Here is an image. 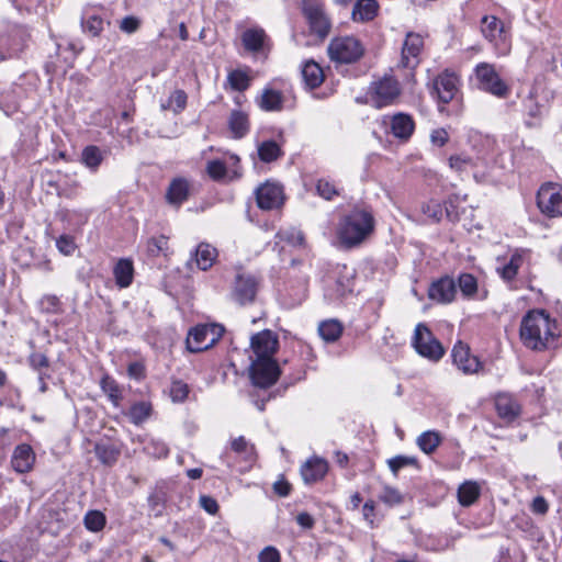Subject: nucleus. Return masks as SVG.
I'll return each instance as SVG.
<instances>
[{"label": "nucleus", "mask_w": 562, "mask_h": 562, "mask_svg": "<svg viewBox=\"0 0 562 562\" xmlns=\"http://www.w3.org/2000/svg\"><path fill=\"white\" fill-rule=\"evenodd\" d=\"M557 323L543 310L529 311L520 323V339L532 350H544L555 337Z\"/></svg>", "instance_id": "nucleus-1"}, {"label": "nucleus", "mask_w": 562, "mask_h": 562, "mask_svg": "<svg viewBox=\"0 0 562 562\" xmlns=\"http://www.w3.org/2000/svg\"><path fill=\"white\" fill-rule=\"evenodd\" d=\"M374 229V217L364 209H353L345 215L338 226L337 236L346 248L362 244Z\"/></svg>", "instance_id": "nucleus-2"}, {"label": "nucleus", "mask_w": 562, "mask_h": 562, "mask_svg": "<svg viewBox=\"0 0 562 562\" xmlns=\"http://www.w3.org/2000/svg\"><path fill=\"white\" fill-rule=\"evenodd\" d=\"M402 93L398 80L393 75H384L371 82L368 95L373 106L381 109L394 104Z\"/></svg>", "instance_id": "nucleus-3"}, {"label": "nucleus", "mask_w": 562, "mask_h": 562, "mask_svg": "<svg viewBox=\"0 0 562 562\" xmlns=\"http://www.w3.org/2000/svg\"><path fill=\"white\" fill-rule=\"evenodd\" d=\"M327 52L330 60L335 63L352 64L362 57L364 47L353 36H339L330 41Z\"/></svg>", "instance_id": "nucleus-4"}, {"label": "nucleus", "mask_w": 562, "mask_h": 562, "mask_svg": "<svg viewBox=\"0 0 562 562\" xmlns=\"http://www.w3.org/2000/svg\"><path fill=\"white\" fill-rule=\"evenodd\" d=\"M412 345L416 352L430 361H439L445 355V348L434 336L430 329L423 323L415 327Z\"/></svg>", "instance_id": "nucleus-5"}, {"label": "nucleus", "mask_w": 562, "mask_h": 562, "mask_svg": "<svg viewBox=\"0 0 562 562\" xmlns=\"http://www.w3.org/2000/svg\"><path fill=\"white\" fill-rule=\"evenodd\" d=\"M224 327L218 324L198 325L187 337V348L190 352H201L213 347L223 336Z\"/></svg>", "instance_id": "nucleus-6"}, {"label": "nucleus", "mask_w": 562, "mask_h": 562, "mask_svg": "<svg viewBox=\"0 0 562 562\" xmlns=\"http://www.w3.org/2000/svg\"><path fill=\"white\" fill-rule=\"evenodd\" d=\"M475 77L481 90L498 98H505L509 93L508 86L501 79L494 65L481 63L475 67Z\"/></svg>", "instance_id": "nucleus-7"}, {"label": "nucleus", "mask_w": 562, "mask_h": 562, "mask_svg": "<svg viewBox=\"0 0 562 562\" xmlns=\"http://www.w3.org/2000/svg\"><path fill=\"white\" fill-rule=\"evenodd\" d=\"M302 5L311 32L319 38H325L330 31V21L325 13L324 4L319 0H303Z\"/></svg>", "instance_id": "nucleus-8"}, {"label": "nucleus", "mask_w": 562, "mask_h": 562, "mask_svg": "<svg viewBox=\"0 0 562 562\" xmlns=\"http://www.w3.org/2000/svg\"><path fill=\"white\" fill-rule=\"evenodd\" d=\"M537 205L548 217L562 216V188L553 183L542 184L537 193Z\"/></svg>", "instance_id": "nucleus-9"}, {"label": "nucleus", "mask_w": 562, "mask_h": 562, "mask_svg": "<svg viewBox=\"0 0 562 562\" xmlns=\"http://www.w3.org/2000/svg\"><path fill=\"white\" fill-rule=\"evenodd\" d=\"M280 373V367L274 359H255L250 366L252 383L262 389L273 385L278 381Z\"/></svg>", "instance_id": "nucleus-10"}, {"label": "nucleus", "mask_w": 562, "mask_h": 562, "mask_svg": "<svg viewBox=\"0 0 562 562\" xmlns=\"http://www.w3.org/2000/svg\"><path fill=\"white\" fill-rule=\"evenodd\" d=\"M424 48V37L419 33L408 32L402 45L398 68L413 72L420 63V54Z\"/></svg>", "instance_id": "nucleus-11"}, {"label": "nucleus", "mask_w": 562, "mask_h": 562, "mask_svg": "<svg viewBox=\"0 0 562 562\" xmlns=\"http://www.w3.org/2000/svg\"><path fill=\"white\" fill-rule=\"evenodd\" d=\"M453 364L467 375L477 374L483 370V363L473 356L468 345L458 341L451 351Z\"/></svg>", "instance_id": "nucleus-12"}, {"label": "nucleus", "mask_w": 562, "mask_h": 562, "mask_svg": "<svg viewBox=\"0 0 562 562\" xmlns=\"http://www.w3.org/2000/svg\"><path fill=\"white\" fill-rule=\"evenodd\" d=\"M459 78L454 72L445 70L432 81L431 94L436 95L438 101L447 104L453 100L459 88Z\"/></svg>", "instance_id": "nucleus-13"}, {"label": "nucleus", "mask_w": 562, "mask_h": 562, "mask_svg": "<svg viewBox=\"0 0 562 562\" xmlns=\"http://www.w3.org/2000/svg\"><path fill=\"white\" fill-rule=\"evenodd\" d=\"M255 194L257 205L261 210L269 211L283 204V190L278 183L267 181L256 189Z\"/></svg>", "instance_id": "nucleus-14"}, {"label": "nucleus", "mask_w": 562, "mask_h": 562, "mask_svg": "<svg viewBox=\"0 0 562 562\" xmlns=\"http://www.w3.org/2000/svg\"><path fill=\"white\" fill-rule=\"evenodd\" d=\"M258 289L257 279L247 273H237L233 286L232 297L240 305L254 302Z\"/></svg>", "instance_id": "nucleus-15"}, {"label": "nucleus", "mask_w": 562, "mask_h": 562, "mask_svg": "<svg viewBox=\"0 0 562 562\" xmlns=\"http://www.w3.org/2000/svg\"><path fill=\"white\" fill-rule=\"evenodd\" d=\"M482 33L484 37L494 43L495 46H503L505 53L508 49V35L504 23L494 15H485L482 18Z\"/></svg>", "instance_id": "nucleus-16"}, {"label": "nucleus", "mask_w": 562, "mask_h": 562, "mask_svg": "<svg viewBox=\"0 0 562 562\" xmlns=\"http://www.w3.org/2000/svg\"><path fill=\"white\" fill-rule=\"evenodd\" d=\"M250 345L256 359H273L279 347V339L271 330L265 329L251 337Z\"/></svg>", "instance_id": "nucleus-17"}, {"label": "nucleus", "mask_w": 562, "mask_h": 562, "mask_svg": "<svg viewBox=\"0 0 562 562\" xmlns=\"http://www.w3.org/2000/svg\"><path fill=\"white\" fill-rule=\"evenodd\" d=\"M457 294V283L448 276L440 278L431 283L428 290L430 300L438 303H451Z\"/></svg>", "instance_id": "nucleus-18"}, {"label": "nucleus", "mask_w": 562, "mask_h": 562, "mask_svg": "<svg viewBox=\"0 0 562 562\" xmlns=\"http://www.w3.org/2000/svg\"><path fill=\"white\" fill-rule=\"evenodd\" d=\"M35 459L36 456L32 447L27 443H21L13 450L11 465L18 473H27L33 469Z\"/></svg>", "instance_id": "nucleus-19"}, {"label": "nucleus", "mask_w": 562, "mask_h": 562, "mask_svg": "<svg viewBox=\"0 0 562 562\" xmlns=\"http://www.w3.org/2000/svg\"><path fill=\"white\" fill-rule=\"evenodd\" d=\"M415 131V122L412 115L398 112L390 119V132L403 142H407Z\"/></svg>", "instance_id": "nucleus-20"}, {"label": "nucleus", "mask_w": 562, "mask_h": 562, "mask_svg": "<svg viewBox=\"0 0 562 562\" xmlns=\"http://www.w3.org/2000/svg\"><path fill=\"white\" fill-rule=\"evenodd\" d=\"M328 471V463L326 460L314 457L308 459L301 467V475L305 483L311 484L322 480Z\"/></svg>", "instance_id": "nucleus-21"}, {"label": "nucleus", "mask_w": 562, "mask_h": 562, "mask_svg": "<svg viewBox=\"0 0 562 562\" xmlns=\"http://www.w3.org/2000/svg\"><path fill=\"white\" fill-rule=\"evenodd\" d=\"M22 49V33L20 31L0 35V61L15 57Z\"/></svg>", "instance_id": "nucleus-22"}, {"label": "nucleus", "mask_w": 562, "mask_h": 562, "mask_svg": "<svg viewBox=\"0 0 562 562\" xmlns=\"http://www.w3.org/2000/svg\"><path fill=\"white\" fill-rule=\"evenodd\" d=\"M190 186L188 180L184 178H175L167 191H166V200L169 204L175 206H180L184 201L189 198Z\"/></svg>", "instance_id": "nucleus-23"}, {"label": "nucleus", "mask_w": 562, "mask_h": 562, "mask_svg": "<svg viewBox=\"0 0 562 562\" xmlns=\"http://www.w3.org/2000/svg\"><path fill=\"white\" fill-rule=\"evenodd\" d=\"M495 407L499 417L514 420L520 414L519 403L509 394L502 393L495 398Z\"/></svg>", "instance_id": "nucleus-24"}, {"label": "nucleus", "mask_w": 562, "mask_h": 562, "mask_svg": "<svg viewBox=\"0 0 562 562\" xmlns=\"http://www.w3.org/2000/svg\"><path fill=\"white\" fill-rule=\"evenodd\" d=\"M216 257L217 250L215 247L207 243H201L192 254L191 261H194L200 270L206 271L213 266Z\"/></svg>", "instance_id": "nucleus-25"}, {"label": "nucleus", "mask_w": 562, "mask_h": 562, "mask_svg": "<svg viewBox=\"0 0 562 562\" xmlns=\"http://www.w3.org/2000/svg\"><path fill=\"white\" fill-rule=\"evenodd\" d=\"M379 11V3L375 0H357L353 4L351 18L355 22L372 21Z\"/></svg>", "instance_id": "nucleus-26"}, {"label": "nucleus", "mask_w": 562, "mask_h": 562, "mask_svg": "<svg viewBox=\"0 0 562 562\" xmlns=\"http://www.w3.org/2000/svg\"><path fill=\"white\" fill-rule=\"evenodd\" d=\"M302 78L306 87L315 89L324 81V72L321 66L314 60H307L302 67Z\"/></svg>", "instance_id": "nucleus-27"}, {"label": "nucleus", "mask_w": 562, "mask_h": 562, "mask_svg": "<svg viewBox=\"0 0 562 562\" xmlns=\"http://www.w3.org/2000/svg\"><path fill=\"white\" fill-rule=\"evenodd\" d=\"M228 127L235 138H243L249 131L248 115L239 110L232 111Z\"/></svg>", "instance_id": "nucleus-28"}, {"label": "nucleus", "mask_w": 562, "mask_h": 562, "mask_svg": "<svg viewBox=\"0 0 562 562\" xmlns=\"http://www.w3.org/2000/svg\"><path fill=\"white\" fill-rule=\"evenodd\" d=\"M113 273L120 288L130 286L134 277L133 262L128 259H120L113 269Z\"/></svg>", "instance_id": "nucleus-29"}, {"label": "nucleus", "mask_w": 562, "mask_h": 562, "mask_svg": "<svg viewBox=\"0 0 562 562\" xmlns=\"http://www.w3.org/2000/svg\"><path fill=\"white\" fill-rule=\"evenodd\" d=\"M481 486L475 481H465L458 488V501L467 507L471 506L480 496Z\"/></svg>", "instance_id": "nucleus-30"}, {"label": "nucleus", "mask_w": 562, "mask_h": 562, "mask_svg": "<svg viewBox=\"0 0 562 562\" xmlns=\"http://www.w3.org/2000/svg\"><path fill=\"white\" fill-rule=\"evenodd\" d=\"M450 206H452L451 203H446L443 206L439 201L430 200L422 205V212L432 222L438 223L443 216V211L449 218H452Z\"/></svg>", "instance_id": "nucleus-31"}, {"label": "nucleus", "mask_w": 562, "mask_h": 562, "mask_svg": "<svg viewBox=\"0 0 562 562\" xmlns=\"http://www.w3.org/2000/svg\"><path fill=\"white\" fill-rule=\"evenodd\" d=\"M266 33L262 29H248L241 35L245 48L249 52H259L265 43Z\"/></svg>", "instance_id": "nucleus-32"}, {"label": "nucleus", "mask_w": 562, "mask_h": 562, "mask_svg": "<svg viewBox=\"0 0 562 562\" xmlns=\"http://www.w3.org/2000/svg\"><path fill=\"white\" fill-rule=\"evenodd\" d=\"M318 334L326 342H335L342 334V325L336 319H327L318 325Z\"/></svg>", "instance_id": "nucleus-33"}, {"label": "nucleus", "mask_w": 562, "mask_h": 562, "mask_svg": "<svg viewBox=\"0 0 562 562\" xmlns=\"http://www.w3.org/2000/svg\"><path fill=\"white\" fill-rule=\"evenodd\" d=\"M100 387L111 403L117 407L123 398L122 390L117 382L112 376L105 374L100 381Z\"/></svg>", "instance_id": "nucleus-34"}, {"label": "nucleus", "mask_w": 562, "mask_h": 562, "mask_svg": "<svg viewBox=\"0 0 562 562\" xmlns=\"http://www.w3.org/2000/svg\"><path fill=\"white\" fill-rule=\"evenodd\" d=\"M81 29L85 34L95 37L104 30V21L98 14H85L81 18Z\"/></svg>", "instance_id": "nucleus-35"}, {"label": "nucleus", "mask_w": 562, "mask_h": 562, "mask_svg": "<svg viewBox=\"0 0 562 562\" xmlns=\"http://www.w3.org/2000/svg\"><path fill=\"white\" fill-rule=\"evenodd\" d=\"M153 407L148 402H137L133 404L127 413L132 424L138 426L149 418Z\"/></svg>", "instance_id": "nucleus-36"}, {"label": "nucleus", "mask_w": 562, "mask_h": 562, "mask_svg": "<svg viewBox=\"0 0 562 562\" xmlns=\"http://www.w3.org/2000/svg\"><path fill=\"white\" fill-rule=\"evenodd\" d=\"M282 95L279 91L266 89L260 99L259 106L265 111H279L282 108Z\"/></svg>", "instance_id": "nucleus-37"}, {"label": "nucleus", "mask_w": 562, "mask_h": 562, "mask_svg": "<svg viewBox=\"0 0 562 562\" xmlns=\"http://www.w3.org/2000/svg\"><path fill=\"white\" fill-rule=\"evenodd\" d=\"M441 442L439 432L428 430L423 432L417 438V445L426 454L432 453Z\"/></svg>", "instance_id": "nucleus-38"}, {"label": "nucleus", "mask_w": 562, "mask_h": 562, "mask_svg": "<svg viewBox=\"0 0 562 562\" xmlns=\"http://www.w3.org/2000/svg\"><path fill=\"white\" fill-rule=\"evenodd\" d=\"M281 155L282 150L274 140H266L258 146V156L263 162L274 161Z\"/></svg>", "instance_id": "nucleus-39"}, {"label": "nucleus", "mask_w": 562, "mask_h": 562, "mask_svg": "<svg viewBox=\"0 0 562 562\" xmlns=\"http://www.w3.org/2000/svg\"><path fill=\"white\" fill-rule=\"evenodd\" d=\"M522 256L518 252H515L505 266L498 268V272L502 279H504L507 282L513 281L516 278L518 270L522 265Z\"/></svg>", "instance_id": "nucleus-40"}, {"label": "nucleus", "mask_w": 562, "mask_h": 562, "mask_svg": "<svg viewBox=\"0 0 562 562\" xmlns=\"http://www.w3.org/2000/svg\"><path fill=\"white\" fill-rule=\"evenodd\" d=\"M458 285L467 299H473L479 288L476 278L471 273H461L458 278Z\"/></svg>", "instance_id": "nucleus-41"}, {"label": "nucleus", "mask_w": 562, "mask_h": 562, "mask_svg": "<svg viewBox=\"0 0 562 562\" xmlns=\"http://www.w3.org/2000/svg\"><path fill=\"white\" fill-rule=\"evenodd\" d=\"M231 447L235 453L241 456L246 461H252L255 459V448L244 436L233 439Z\"/></svg>", "instance_id": "nucleus-42"}, {"label": "nucleus", "mask_w": 562, "mask_h": 562, "mask_svg": "<svg viewBox=\"0 0 562 562\" xmlns=\"http://www.w3.org/2000/svg\"><path fill=\"white\" fill-rule=\"evenodd\" d=\"M187 105V93L183 90L173 91L168 98L166 103H161V110H171L179 113L184 110Z\"/></svg>", "instance_id": "nucleus-43"}, {"label": "nucleus", "mask_w": 562, "mask_h": 562, "mask_svg": "<svg viewBox=\"0 0 562 562\" xmlns=\"http://www.w3.org/2000/svg\"><path fill=\"white\" fill-rule=\"evenodd\" d=\"M97 458L105 465H111L116 462L120 454L119 450L110 445L98 443L94 447Z\"/></svg>", "instance_id": "nucleus-44"}, {"label": "nucleus", "mask_w": 562, "mask_h": 562, "mask_svg": "<svg viewBox=\"0 0 562 562\" xmlns=\"http://www.w3.org/2000/svg\"><path fill=\"white\" fill-rule=\"evenodd\" d=\"M227 82L235 91H245L249 87V76L239 69L233 70L227 76Z\"/></svg>", "instance_id": "nucleus-45"}, {"label": "nucleus", "mask_w": 562, "mask_h": 562, "mask_svg": "<svg viewBox=\"0 0 562 562\" xmlns=\"http://www.w3.org/2000/svg\"><path fill=\"white\" fill-rule=\"evenodd\" d=\"M83 522L88 530L98 532L105 525V516L99 510H89L85 516Z\"/></svg>", "instance_id": "nucleus-46"}, {"label": "nucleus", "mask_w": 562, "mask_h": 562, "mask_svg": "<svg viewBox=\"0 0 562 562\" xmlns=\"http://www.w3.org/2000/svg\"><path fill=\"white\" fill-rule=\"evenodd\" d=\"M103 159L102 153L97 146H87L82 150V161L91 169H95L100 166Z\"/></svg>", "instance_id": "nucleus-47"}, {"label": "nucleus", "mask_w": 562, "mask_h": 562, "mask_svg": "<svg viewBox=\"0 0 562 562\" xmlns=\"http://www.w3.org/2000/svg\"><path fill=\"white\" fill-rule=\"evenodd\" d=\"M316 192L321 198L327 201H331L335 196L339 195V191L336 186L326 178L317 180Z\"/></svg>", "instance_id": "nucleus-48"}, {"label": "nucleus", "mask_w": 562, "mask_h": 562, "mask_svg": "<svg viewBox=\"0 0 562 562\" xmlns=\"http://www.w3.org/2000/svg\"><path fill=\"white\" fill-rule=\"evenodd\" d=\"M190 393L189 385L182 380H175L170 386V397L172 402L182 403L188 398Z\"/></svg>", "instance_id": "nucleus-49"}, {"label": "nucleus", "mask_w": 562, "mask_h": 562, "mask_svg": "<svg viewBox=\"0 0 562 562\" xmlns=\"http://www.w3.org/2000/svg\"><path fill=\"white\" fill-rule=\"evenodd\" d=\"M390 470L394 475H397L398 471L408 465H417V459L408 456H396L387 460Z\"/></svg>", "instance_id": "nucleus-50"}, {"label": "nucleus", "mask_w": 562, "mask_h": 562, "mask_svg": "<svg viewBox=\"0 0 562 562\" xmlns=\"http://www.w3.org/2000/svg\"><path fill=\"white\" fill-rule=\"evenodd\" d=\"M379 498L389 506L398 505L403 502V495L400 491L391 486H384Z\"/></svg>", "instance_id": "nucleus-51"}, {"label": "nucleus", "mask_w": 562, "mask_h": 562, "mask_svg": "<svg viewBox=\"0 0 562 562\" xmlns=\"http://www.w3.org/2000/svg\"><path fill=\"white\" fill-rule=\"evenodd\" d=\"M147 249L151 256H158L160 252L168 249V238L164 235L150 238L147 244Z\"/></svg>", "instance_id": "nucleus-52"}, {"label": "nucleus", "mask_w": 562, "mask_h": 562, "mask_svg": "<svg viewBox=\"0 0 562 562\" xmlns=\"http://www.w3.org/2000/svg\"><path fill=\"white\" fill-rule=\"evenodd\" d=\"M449 166L456 171H463L468 167L473 166V160L465 155H453L449 158Z\"/></svg>", "instance_id": "nucleus-53"}, {"label": "nucleus", "mask_w": 562, "mask_h": 562, "mask_svg": "<svg viewBox=\"0 0 562 562\" xmlns=\"http://www.w3.org/2000/svg\"><path fill=\"white\" fill-rule=\"evenodd\" d=\"M206 170L213 180H221L226 176V166L221 160L209 161Z\"/></svg>", "instance_id": "nucleus-54"}, {"label": "nucleus", "mask_w": 562, "mask_h": 562, "mask_svg": "<svg viewBox=\"0 0 562 562\" xmlns=\"http://www.w3.org/2000/svg\"><path fill=\"white\" fill-rule=\"evenodd\" d=\"M258 562H281V554L276 547L267 546L259 552Z\"/></svg>", "instance_id": "nucleus-55"}, {"label": "nucleus", "mask_w": 562, "mask_h": 562, "mask_svg": "<svg viewBox=\"0 0 562 562\" xmlns=\"http://www.w3.org/2000/svg\"><path fill=\"white\" fill-rule=\"evenodd\" d=\"M120 30L126 34H133L140 27V20L134 15H127L120 22Z\"/></svg>", "instance_id": "nucleus-56"}, {"label": "nucleus", "mask_w": 562, "mask_h": 562, "mask_svg": "<svg viewBox=\"0 0 562 562\" xmlns=\"http://www.w3.org/2000/svg\"><path fill=\"white\" fill-rule=\"evenodd\" d=\"M525 109L530 117H540L543 113V106L538 104L531 95L526 99Z\"/></svg>", "instance_id": "nucleus-57"}, {"label": "nucleus", "mask_w": 562, "mask_h": 562, "mask_svg": "<svg viewBox=\"0 0 562 562\" xmlns=\"http://www.w3.org/2000/svg\"><path fill=\"white\" fill-rule=\"evenodd\" d=\"M30 366L40 371L42 368H48L49 361L48 358L44 353L34 352L29 358Z\"/></svg>", "instance_id": "nucleus-58"}, {"label": "nucleus", "mask_w": 562, "mask_h": 562, "mask_svg": "<svg viewBox=\"0 0 562 562\" xmlns=\"http://www.w3.org/2000/svg\"><path fill=\"white\" fill-rule=\"evenodd\" d=\"M449 140V134L445 128H436L430 133V142L438 146H445Z\"/></svg>", "instance_id": "nucleus-59"}, {"label": "nucleus", "mask_w": 562, "mask_h": 562, "mask_svg": "<svg viewBox=\"0 0 562 562\" xmlns=\"http://www.w3.org/2000/svg\"><path fill=\"white\" fill-rule=\"evenodd\" d=\"M199 503L201 507L210 515H215L218 512V504L215 498L202 495L200 496Z\"/></svg>", "instance_id": "nucleus-60"}, {"label": "nucleus", "mask_w": 562, "mask_h": 562, "mask_svg": "<svg viewBox=\"0 0 562 562\" xmlns=\"http://www.w3.org/2000/svg\"><path fill=\"white\" fill-rule=\"evenodd\" d=\"M56 246L60 252L69 255L75 250V243L71 237L63 235L56 240Z\"/></svg>", "instance_id": "nucleus-61"}, {"label": "nucleus", "mask_w": 562, "mask_h": 562, "mask_svg": "<svg viewBox=\"0 0 562 562\" xmlns=\"http://www.w3.org/2000/svg\"><path fill=\"white\" fill-rule=\"evenodd\" d=\"M531 509L535 514L544 515L549 509V505L544 497L537 496L532 501Z\"/></svg>", "instance_id": "nucleus-62"}, {"label": "nucleus", "mask_w": 562, "mask_h": 562, "mask_svg": "<svg viewBox=\"0 0 562 562\" xmlns=\"http://www.w3.org/2000/svg\"><path fill=\"white\" fill-rule=\"evenodd\" d=\"M273 491L276 494H278L281 497H285L291 492V485L284 480H278L273 484Z\"/></svg>", "instance_id": "nucleus-63"}, {"label": "nucleus", "mask_w": 562, "mask_h": 562, "mask_svg": "<svg viewBox=\"0 0 562 562\" xmlns=\"http://www.w3.org/2000/svg\"><path fill=\"white\" fill-rule=\"evenodd\" d=\"M296 522L305 529H311L313 528L315 520L308 513L303 512L296 516Z\"/></svg>", "instance_id": "nucleus-64"}]
</instances>
